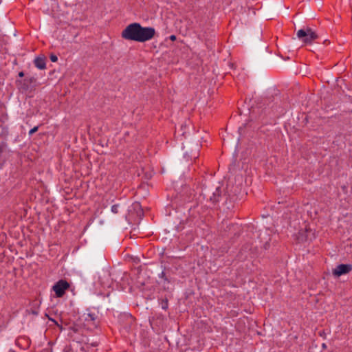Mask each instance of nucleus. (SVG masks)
Wrapping results in <instances>:
<instances>
[{
  "instance_id": "nucleus-1",
  "label": "nucleus",
  "mask_w": 352,
  "mask_h": 352,
  "mask_svg": "<svg viewBox=\"0 0 352 352\" xmlns=\"http://www.w3.org/2000/svg\"><path fill=\"white\" fill-rule=\"evenodd\" d=\"M277 117V113L273 109V105L264 108L261 107H254L250 111V120L245 123L243 126H239V132L254 131L261 125L273 124Z\"/></svg>"
},
{
  "instance_id": "nucleus-2",
  "label": "nucleus",
  "mask_w": 352,
  "mask_h": 352,
  "mask_svg": "<svg viewBox=\"0 0 352 352\" xmlns=\"http://www.w3.org/2000/svg\"><path fill=\"white\" fill-rule=\"evenodd\" d=\"M155 30L152 27H142L138 23L128 25L122 32V37L126 40L144 43L152 39Z\"/></svg>"
},
{
  "instance_id": "nucleus-3",
  "label": "nucleus",
  "mask_w": 352,
  "mask_h": 352,
  "mask_svg": "<svg viewBox=\"0 0 352 352\" xmlns=\"http://www.w3.org/2000/svg\"><path fill=\"white\" fill-rule=\"evenodd\" d=\"M222 192L221 186L214 188L206 186L202 188L201 195L204 199L210 201L212 205H215L219 201Z\"/></svg>"
},
{
  "instance_id": "nucleus-4",
  "label": "nucleus",
  "mask_w": 352,
  "mask_h": 352,
  "mask_svg": "<svg viewBox=\"0 0 352 352\" xmlns=\"http://www.w3.org/2000/svg\"><path fill=\"white\" fill-rule=\"evenodd\" d=\"M296 34L297 37L305 44H311L318 38V34L309 27L299 30Z\"/></svg>"
},
{
  "instance_id": "nucleus-5",
  "label": "nucleus",
  "mask_w": 352,
  "mask_h": 352,
  "mask_svg": "<svg viewBox=\"0 0 352 352\" xmlns=\"http://www.w3.org/2000/svg\"><path fill=\"white\" fill-rule=\"evenodd\" d=\"M69 287V283L63 279L57 281L52 287L53 291L55 292L57 298H61L64 296L65 291Z\"/></svg>"
},
{
  "instance_id": "nucleus-6",
  "label": "nucleus",
  "mask_w": 352,
  "mask_h": 352,
  "mask_svg": "<svg viewBox=\"0 0 352 352\" xmlns=\"http://www.w3.org/2000/svg\"><path fill=\"white\" fill-rule=\"evenodd\" d=\"M12 151L4 142L0 143V165H3L11 156Z\"/></svg>"
},
{
  "instance_id": "nucleus-7",
  "label": "nucleus",
  "mask_w": 352,
  "mask_h": 352,
  "mask_svg": "<svg viewBox=\"0 0 352 352\" xmlns=\"http://www.w3.org/2000/svg\"><path fill=\"white\" fill-rule=\"evenodd\" d=\"M352 270L351 264H340L333 270V274L336 276H340L343 274H348Z\"/></svg>"
},
{
  "instance_id": "nucleus-8",
  "label": "nucleus",
  "mask_w": 352,
  "mask_h": 352,
  "mask_svg": "<svg viewBox=\"0 0 352 352\" xmlns=\"http://www.w3.org/2000/svg\"><path fill=\"white\" fill-rule=\"evenodd\" d=\"M34 63L35 67L39 69H44L46 67V61L44 56L36 57L34 60Z\"/></svg>"
},
{
  "instance_id": "nucleus-9",
  "label": "nucleus",
  "mask_w": 352,
  "mask_h": 352,
  "mask_svg": "<svg viewBox=\"0 0 352 352\" xmlns=\"http://www.w3.org/2000/svg\"><path fill=\"white\" fill-rule=\"evenodd\" d=\"M97 318V316L94 313H87L85 314V320L86 322H93L94 323Z\"/></svg>"
},
{
  "instance_id": "nucleus-10",
  "label": "nucleus",
  "mask_w": 352,
  "mask_h": 352,
  "mask_svg": "<svg viewBox=\"0 0 352 352\" xmlns=\"http://www.w3.org/2000/svg\"><path fill=\"white\" fill-rule=\"evenodd\" d=\"M160 306L162 309L166 310L168 307V302L167 299H164L160 302Z\"/></svg>"
},
{
  "instance_id": "nucleus-11",
  "label": "nucleus",
  "mask_w": 352,
  "mask_h": 352,
  "mask_svg": "<svg viewBox=\"0 0 352 352\" xmlns=\"http://www.w3.org/2000/svg\"><path fill=\"white\" fill-rule=\"evenodd\" d=\"M119 208H120L119 204H114L111 206V210L113 213L117 214L119 212Z\"/></svg>"
},
{
  "instance_id": "nucleus-12",
  "label": "nucleus",
  "mask_w": 352,
  "mask_h": 352,
  "mask_svg": "<svg viewBox=\"0 0 352 352\" xmlns=\"http://www.w3.org/2000/svg\"><path fill=\"white\" fill-rule=\"evenodd\" d=\"M50 58L51 61L54 62V63H55V62H56L58 60L57 56L54 54H50Z\"/></svg>"
},
{
  "instance_id": "nucleus-13",
  "label": "nucleus",
  "mask_w": 352,
  "mask_h": 352,
  "mask_svg": "<svg viewBox=\"0 0 352 352\" xmlns=\"http://www.w3.org/2000/svg\"><path fill=\"white\" fill-rule=\"evenodd\" d=\"M38 130V126H34L32 129H31L29 132H36Z\"/></svg>"
},
{
  "instance_id": "nucleus-14",
  "label": "nucleus",
  "mask_w": 352,
  "mask_h": 352,
  "mask_svg": "<svg viewBox=\"0 0 352 352\" xmlns=\"http://www.w3.org/2000/svg\"><path fill=\"white\" fill-rule=\"evenodd\" d=\"M170 39L172 41H174L176 40V36L175 35H170Z\"/></svg>"
},
{
  "instance_id": "nucleus-15",
  "label": "nucleus",
  "mask_w": 352,
  "mask_h": 352,
  "mask_svg": "<svg viewBox=\"0 0 352 352\" xmlns=\"http://www.w3.org/2000/svg\"><path fill=\"white\" fill-rule=\"evenodd\" d=\"M241 142H240V139L238 138V142H237V144H236V148H239L241 147Z\"/></svg>"
},
{
  "instance_id": "nucleus-16",
  "label": "nucleus",
  "mask_w": 352,
  "mask_h": 352,
  "mask_svg": "<svg viewBox=\"0 0 352 352\" xmlns=\"http://www.w3.org/2000/svg\"><path fill=\"white\" fill-rule=\"evenodd\" d=\"M19 77H23V76H24V73H23V72H20L19 73Z\"/></svg>"
}]
</instances>
